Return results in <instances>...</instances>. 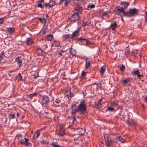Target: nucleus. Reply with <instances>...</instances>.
<instances>
[{"mask_svg": "<svg viewBox=\"0 0 147 147\" xmlns=\"http://www.w3.org/2000/svg\"><path fill=\"white\" fill-rule=\"evenodd\" d=\"M76 112H78L81 115H84L88 113L86 106L84 103V101H81L78 106H76V105L73 106L71 112L72 116L75 117Z\"/></svg>", "mask_w": 147, "mask_h": 147, "instance_id": "obj_1", "label": "nucleus"}, {"mask_svg": "<svg viewBox=\"0 0 147 147\" xmlns=\"http://www.w3.org/2000/svg\"><path fill=\"white\" fill-rule=\"evenodd\" d=\"M82 11V7H79L78 9H74V13L71 16L70 20L71 22H74L75 21L77 20L78 18L79 14L81 13Z\"/></svg>", "mask_w": 147, "mask_h": 147, "instance_id": "obj_2", "label": "nucleus"}, {"mask_svg": "<svg viewBox=\"0 0 147 147\" xmlns=\"http://www.w3.org/2000/svg\"><path fill=\"white\" fill-rule=\"evenodd\" d=\"M137 13L138 10L135 8L129 9L128 11L125 12L124 16L131 17L135 14H137Z\"/></svg>", "mask_w": 147, "mask_h": 147, "instance_id": "obj_3", "label": "nucleus"}, {"mask_svg": "<svg viewBox=\"0 0 147 147\" xmlns=\"http://www.w3.org/2000/svg\"><path fill=\"white\" fill-rule=\"evenodd\" d=\"M104 136L106 146L107 147H109L112 143L111 138H109V135L107 134H104Z\"/></svg>", "mask_w": 147, "mask_h": 147, "instance_id": "obj_4", "label": "nucleus"}, {"mask_svg": "<svg viewBox=\"0 0 147 147\" xmlns=\"http://www.w3.org/2000/svg\"><path fill=\"white\" fill-rule=\"evenodd\" d=\"M115 11L116 14L119 15L122 13V15L124 16L125 12L122 10L121 7L117 6L115 9Z\"/></svg>", "mask_w": 147, "mask_h": 147, "instance_id": "obj_5", "label": "nucleus"}, {"mask_svg": "<svg viewBox=\"0 0 147 147\" xmlns=\"http://www.w3.org/2000/svg\"><path fill=\"white\" fill-rule=\"evenodd\" d=\"M49 100V98L48 96H45L43 97L42 100V105L44 107L45 106H47L48 105Z\"/></svg>", "mask_w": 147, "mask_h": 147, "instance_id": "obj_6", "label": "nucleus"}, {"mask_svg": "<svg viewBox=\"0 0 147 147\" xmlns=\"http://www.w3.org/2000/svg\"><path fill=\"white\" fill-rule=\"evenodd\" d=\"M131 73L133 75H137L139 78L142 76V75H141L140 72L137 70H134L131 71Z\"/></svg>", "mask_w": 147, "mask_h": 147, "instance_id": "obj_7", "label": "nucleus"}, {"mask_svg": "<svg viewBox=\"0 0 147 147\" xmlns=\"http://www.w3.org/2000/svg\"><path fill=\"white\" fill-rule=\"evenodd\" d=\"M55 3L53 1H51L49 3H45L44 4L45 6L49 8L50 7L54 5Z\"/></svg>", "mask_w": 147, "mask_h": 147, "instance_id": "obj_8", "label": "nucleus"}, {"mask_svg": "<svg viewBox=\"0 0 147 147\" xmlns=\"http://www.w3.org/2000/svg\"><path fill=\"white\" fill-rule=\"evenodd\" d=\"M127 123L128 124L131 126H134L137 124V122L132 119H131L130 120H127Z\"/></svg>", "mask_w": 147, "mask_h": 147, "instance_id": "obj_9", "label": "nucleus"}, {"mask_svg": "<svg viewBox=\"0 0 147 147\" xmlns=\"http://www.w3.org/2000/svg\"><path fill=\"white\" fill-rule=\"evenodd\" d=\"M121 5H123L121 7V9L123 10H124L125 12H126L125 10L127 8V6L128 5V3H127L123 2L121 3Z\"/></svg>", "mask_w": 147, "mask_h": 147, "instance_id": "obj_10", "label": "nucleus"}, {"mask_svg": "<svg viewBox=\"0 0 147 147\" xmlns=\"http://www.w3.org/2000/svg\"><path fill=\"white\" fill-rule=\"evenodd\" d=\"M15 62L19 65V67L22 65V60L20 57H18L16 58Z\"/></svg>", "mask_w": 147, "mask_h": 147, "instance_id": "obj_11", "label": "nucleus"}, {"mask_svg": "<svg viewBox=\"0 0 147 147\" xmlns=\"http://www.w3.org/2000/svg\"><path fill=\"white\" fill-rule=\"evenodd\" d=\"M79 34V32L78 30H76L71 35V38H73L77 36Z\"/></svg>", "mask_w": 147, "mask_h": 147, "instance_id": "obj_12", "label": "nucleus"}, {"mask_svg": "<svg viewBox=\"0 0 147 147\" xmlns=\"http://www.w3.org/2000/svg\"><path fill=\"white\" fill-rule=\"evenodd\" d=\"M110 26V28L114 30L117 27V24L116 22H114L111 24Z\"/></svg>", "mask_w": 147, "mask_h": 147, "instance_id": "obj_13", "label": "nucleus"}, {"mask_svg": "<svg viewBox=\"0 0 147 147\" xmlns=\"http://www.w3.org/2000/svg\"><path fill=\"white\" fill-rule=\"evenodd\" d=\"M24 140H25L26 143L25 145L26 146H31L32 145V144L31 143L28 142L29 141V140L28 139L25 138H24Z\"/></svg>", "mask_w": 147, "mask_h": 147, "instance_id": "obj_14", "label": "nucleus"}, {"mask_svg": "<svg viewBox=\"0 0 147 147\" xmlns=\"http://www.w3.org/2000/svg\"><path fill=\"white\" fill-rule=\"evenodd\" d=\"M65 135L64 130L63 129H61V127H60V132L58 134L60 136H63Z\"/></svg>", "mask_w": 147, "mask_h": 147, "instance_id": "obj_15", "label": "nucleus"}, {"mask_svg": "<svg viewBox=\"0 0 147 147\" xmlns=\"http://www.w3.org/2000/svg\"><path fill=\"white\" fill-rule=\"evenodd\" d=\"M64 1H65V6H66L70 2V0H61L59 2V3L58 4L59 5L61 4Z\"/></svg>", "mask_w": 147, "mask_h": 147, "instance_id": "obj_16", "label": "nucleus"}, {"mask_svg": "<svg viewBox=\"0 0 147 147\" xmlns=\"http://www.w3.org/2000/svg\"><path fill=\"white\" fill-rule=\"evenodd\" d=\"M106 69V66L105 65L102 66L101 68L100 72L101 74L102 75Z\"/></svg>", "mask_w": 147, "mask_h": 147, "instance_id": "obj_17", "label": "nucleus"}, {"mask_svg": "<svg viewBox=\"0 0 147 147\" xmlns=\"http://www.w3.org/2000/svg\"><path fill=\"white\" fill-rule=\"evenodd\" d=\"M53 36L51 35H48L45 37V38L48 40L51 41L52 39Z\"/></svg>", "mask_w": 147, "mask_h": 147, "instance_id": "obj_18", "label": "nucleus"}, {"mask_svg": "<svg viewBox=\"0 0 147 147\" xmlns=\"http://www.w3.org/2000/svg\"><path fill=\"white\" fill-rule=\"evenodd\" d=\"M65 96L67 97L68 98H71V92L67 90L66 92Z\"/></svg>", "mask_w": 147, "mask_h": 147, "instance_id": "obj_19", "label": "nucleus"}, {"mask_svg": "<svg viewBox=\"0 0 147 147\" xmlns=\"http://www.w3.org/2000/svg\"><path fill=\"white\" fill-rule=\"evenodd\" d=\"M90 63L89 60H86L85 63V68H88L90 66Z\"/></svg>", "mask_w": 147, "mask_h": 147, "instance_id": "obj_20", "label": "nucleus"}, {"mask_svg": "<svg viewBox=\"0 0 147 147\" xmlns=\"http://www.w3.org/2000/svg\"><path fill=\"white\" fill-rule=\"evenodd\" d=\"M112 105L113 106H114L117 108H119V106L117 102H113L112 103Z\"/></svg>", "mask_w": 147, "mask_h": 147, "instance_id": "obj_21", "label": "nucleus"}, {"mask_svg": "<svg viewBox=\"0 0 147 147\" xmlns=\"http://www.w3.org/2000/svg\"><path fill=\"white\" fill-rule=\"evenodd\" d=\"M52 45L53 46L58 47L59 46L60 44L59 42L56 41H55L53 43Z\"/></svg>", "mask_w": 147, "mask_h": 147, "instance_id": "obj_22", "label": "nucleus"}, {"mask_svg": "<svg viewBox=\"0 0 147 147\" xmlns=\"http://www.w3.org/2000/svg\"><path fill=\"white\" fill-rule=\"evenodd\" d=\"M26 43L28 45H30L32 42L33 41L30 38H28L26 41Z\"/></svg>", "mask_w": 147, "mask_h": 147, "instance_id": "obj_23", "label": "nucleus"}, {"mask_svg": "<svg viewBox=\"0 0 147 147\" xmlns=\"http://www.w3.org/2000/svg\"><path fill=\"white\" fill-rule=\"evenodd\" d=\"M7 30L9 32H13L14 30V28H8Z\"/></svg>", "mask_w": 147, "mask_h": 147, "instance_id": "obj_24", "label": "nucleus"}, {"mask_svg": "<svg viewBox=\"0 0 147 147\" xmlns=\"http://www.w3.org/2000/svg\"><path fill=\"white\" fill-rule=\"evenodd\" d=\"M38 19L40 22L43 24H45L46 22V20L44 19H42L40 18H39Z\"/></svg>", "mask_w": 147, "mask_h": 147, "instance_id": "obj_25", "label": "nucleus"}, {"mask_svg": "<svg viewBox=\"0 0 147 147\" xmlns=\"http://www.w3.org/2000/svg\"><path fill=\"white\" fill-rule=\"evenodd\" d=\"M37 95V93L36 92H35L34 93L30 94L28 95V97L30 99H31L34 96H36Z\"/></svg>", "mask_w": 147, "mask_h": 147, "instance_id": "obj_26", "label": "nucleus"}, {"mask_svg": "<svg viewBox=\"0 0 147 147\" xmlns=\"http://www.w3.org/2000/svg\"><path fill=\"white\" fill-rule=\"evenodd\" d=\"M79 40H85L86 41V44H90V42H89V41L87 40L86 38H79L78 39Z\"/></svg>", "mask_w": 147, "mask_h": 147, "instance_id": "obj_27", "label": "nucleus"}, {"mask_svg": "<svg viewBox=\"0 0 147 147\" xmlns=\"http://www.w3.org/2000/svg\"><path fill=\"white\" fill-rule=\"evenodd\" d=\"M16 79L18 81L21 80L22 79V76L21 74H20L16 77Z\"/></svg>", "mask_w": 147, "mask_h": 147, "instance_id": "obj_28", "label": "nucleus"}, {"mask_svg": "<svg viewBox=\"0 0 147 147\" xmlns=\"http://www.w3.org/2000/svg\"><path fill=\"white\" fill-rule=\"evenodd\" d=\"M95 7V5L94 4H89L87 6V8L88 9H90L92 8H94Z\"/></svg>", "mask_w": 147, "mask_h": 147, "instance_id": "obj_29", "label": "nucleus"}, {"mask_svg": "<svg viewBox=\"0 0 147 147\" xmlns=\"http://www.w3.org/2000/svg\"><path fill=\"white\" fill-rule=\"evenodd\" d=\"M101 100H100V101L99 102H98L97 104H96V107L99 109L101 107V103L100 102L101 101Z\"/></svg>", "mask_w": 147, "mask_h": 147, "instance_id": "obj_30", "label": "nucleus"}, {"mask_svg": "<svg viewBox=\"0 0 147 147\" xmlns=\"http://www.w3.org/2000/svg\"><path fill=\"white\" fill-rule=\"evenodd\" d=\"M79 134L81 135H83L84 133V129L82 128L80 129V130L79 131Z\"/></svg>", "mask_w": 147, "mask_h": 147, "instance_id": "obj_31", "label": "nucleus"}, {"mask_svg": "<svg viewBox=\"0 0 147 147\" xmlns=\"http://www.w3.org/2000/svg\"><path fill=\"white\" fill-rule=\"evenodd\" d=\"M63 38L64 40H65L69 38V34H64L63 36Z\"/></svg>", "mask_w": 147, "mask_h": 147, "instance_id": "obj_32", "label": "nucleus"}, {"mask_svg": "<svg viewBox=\"0 0 147 147\" xmlns=\"http://www.w3.org/2000/svg\"><path fill=\"white\" fill-rule=\"evenodd\" d=\"M22 135L19 134L16 136V138H17L18 140H21V139H20V138L22 137Z\"/></svg>", "mask_w": 147, "mask_h": 147, "instance_id": "obj_33", "label": "nucleus"}, {"mask_svg": "<svg viewBox=\"0 0 147 147\" xmlns=\"http://www.w3.org/2000/svg\"><path fill=\"white\" fill-rule=\"evenodd\" d=\"M18 143H20L22 144H25L26 143L25 140L24 141L23 139H21V140H20V141L18 142Z\"/></svg>", "mask_w": 147, "mask_h": 147, "instance_id": "obj_34", "label": "nucleus"}, {"mask_svg": "<svg viewBox=\"0 0 147 147\" xmlns=\"http://www.w3.org/2000/svg\"><path fill=\"white\" fill-rule=\"evenodd\" d=\"M10 119H13L15 118V116L13 113H11L9 115Z\"/></svg>", "mask_w": 147, "mask_h": 147, "instance_id": "obj_35", "label": "nucleus"}, {"mask_svg": "<svg viewBox=\"0 0 147 147\" xmlns=\"http://www.w3.org/2000/svg\"><path fill=\"white\" fill-rule=\"evenodd\" d=\"M51 144L53 146V147H60V146L58 144H56L55 143H53Z\"/></svg>", "mask_w": 147, "mask_h": 147, "instance_id": "obj_36", "label": "nucleus"}, {"mask_svg": "<svg viewBox=\"0 0 147 147\" xmlns=\"http://www.w3.org/2000/svg\"><path fill=\"white\" fill-rule=\"evenodd\" d=\"M73 116L74 120L73 121V124L74 125H76L77 124V122L76 119H75V118L74 117H74V116Z\"/></svg>", "mask_w": 147, "mask_h": 147, "instance_id": "obj_37", "label": "nucleus"}, {"mask_svg": "<svg viewBox=\"0 0 147 147\" xmlns=\"http://www.w3.org/2000/svg\"><path fill=\"white\" fill-rule=\"evenodd\" d=\"M40 32L41 33H42V34L43 35H44L46 34V30L45 29H42L41 30Z\"/></svg>", "mask_w": 147, "mask_h": 147, "instance_id": "obj_38", "label": "nucleus"}, {"mask_svg": "<svg viewBox=\"0 0 147 147\" xmlns=\"http://www.w3.org/2000/svg\"><path fill=\"white\" fill-rule=\"evenodd\" d=\"M125 67L124 65H122L120 67V69L121 71H123L125 69Z\"/></svg>", "mask_w": 147, "mask_h": 147, "instance_id": "obj_39", "label": "nucleus"}, {"mask_svg": "<svg viewBox=\"0 0 147 147\" xmlns=\"http://www.w3.org/2000/svg\"><path fill=\"white\" fill-rule=\"evenodd\" d=\"M107 110L110 111H113L114 110V109L112 107H109L107 109Z\"/></svg>", "mask_w": 147, "mask_h": 147, "instance_id": "obj_40", "label": "nucleus"}, {"mask_svg": "<svg viewBox=\"0 0 147 147\" xmlns=\"http://www.w3.org/2000/svg\"><path fill=\"white\" fill-rule=\"evenodd\" d=\"M38 76V74H37L36 75H32L31 76V77L32 78H33L34 79L36 78Z\"/></svg>", "mask_w": 147, "mask_h": 147, "instance_id": "obj_41", "label": "nucleus"}, {"mask_svg": "<svg viewBox=\"0 0 147 147\" xmlns=\"http://www.w3.org/2000/svg\"><path fill=\"white\" fill-rule=\"evenodd\" d=\"M4 22V18H0V24H2Z\"/></svg>", "mask_w": 147, "mask_h": 147, "instance_id": "obj_42", "label": "nucleus"}, {"mask_svg": "<svg viewBox=\"0 0 147 147\" xmlns=\"http://www.w3.org/2000/svg\"><path fill=\"white\" fill-rule=\"evenodd\" d=\"M116 139L117 140H118V141H120L122 139V138L121 136H119L116 137Z\"/></svg>", "mask_w": 147, "mask_h": 147, "instance_id": "obj_43", "label": "nucleus"}, {"mask_svg": "<svg viewBox=\"0 0 147 147\" xmlns=\"http://www.w3.org/2000/svg\"><path fill=\"white\" fill-rule=\"evenodd\" d=\"M36 132L37 133V136L36 137L37 138H38L40 136V133L39 131H36Z\"/></svg>", "mask_w": 147, "mask_h": 147, "instance_id": "obj_44", "label": "nucleus"}, {"mask_svg": "<svg viewBox=\"0 0 147 147\" xmlns=\"http://www.w3.org/2000/svg\"><path fill=\"white\" fill-rule=\"evenodd\" d=\"M55 102L57 103H59L61 102V100L57 98L56 99Z\"/></svg>", "mask_w": 147, "mask_h": 147, "instance_id": "obj_45", "label": "nucleus"}, {"mask_svg": "<svg viewBox=\"0 0 147 147\" xmlns=\"http://www.w3.org/2000/svg\"><path fill=\"white\" fill-rule=\"evenodd\" d=\"M86 72H84V71H83L82 72V77H83L85 76L86 75Z\"/></svg>", "mask_w": 147, "mask_h": 147, "instance_id": "obj_46", "label": "nucleus"}, {"mask_svg": "<svg viewBox=\"0 0 147 147\" xmlns=\"http://www.w3.org/2000/svg\"><path fill=\"white\" fill-rule=\"evenodd\" d=\"M3 51L2 50H0V56H1V55H3Z\"/></svg>", "mask_w": 147, "mask_h": 147, "instance_id": "obj_47", "label": "nucleus"}, {"mask_svg": "<svg viewBox=\"0 0 147 147\" xmlns=\"http://www.w3.org/2000/svg\"><path fill=\"white\" fill-rule=\"evenodd\" d=\"M109 12H110L109 11H106V12H105L104 13L103 15H104V16H106V15H107L109 13Z\"/></svg>", "mask_w": 147, "mask_h": 147, "instance_id": "obj_48", "label": "nucleus"}, {"mask_svg": "<svg viewBox=\"0 0 147 147\" xmlns=\"http://www.w3.org/2000/svg\"><path fill=\"white\" fill-rule=\"evenodd\" d=\"M38 7L40 8H43L42 5L41 4H38Z\"/></svg>", "mask_w": 147, "mask_h": 147, "instance_id": "obj_49", "label": "nucleus"}, {"mask_svg": "<svg viewBox=\"0 0 147 147\" xmlns=\"http://www.w3.org/2000/svg\"><path fill=\"white\" fill-rule=\"evenodd\" d=\"M38 50H40V51L42 55H43V54H45V52L42 50L41 49H40Z\"/></svg>", "mask_w": 147, "mask_h": 147, "instance_id": "obj_50", "label": "nucleus"}, {"mask_svg": "<svg viewBox=\"0 0 147 147\" xmlns=\"http://www.w3.org/2000/svg\"><path fill=\"white\" fill-rule=\"evenodd\" d=\"M127 81H126V80H123V83L124 84H127Z\"/></svg>", "mask_w": 147, "mask_h": 147, "instance_id": "obj_51", "label": "nucleus"}, {"mask_svg": "<svg viewBox=\"0 0 147 147\" xmlns=\"http://www.w3.org/2000/svg\"><path fill=\"white\" fill-rule=\"evenodd\" d=\"M129 51L128 49H126L125 52L126 53H129Z\"/></svg>", "mask_w": 147, "mask_h": 147, "instance_id": "obj_52", "label": "nucleus"}, {"mask_svg": "<svg viewBox=\"0 0 147 147\" xmlns=\"http://www.w3.org/2000/svg\"><path fill=\"white\" fill-rule=\"evenodd\" d=\"M146 16H145V20L146 21H147V13H146Z\"/></svg>", "mask_w": 147, "mask_h": 147, "instance_id": "obj_53", "label": "nucleus"}, {"mask_svg": "<svg viewBox=\"0 0 147 147\" xmlns=\"http://www.w3.org/2000/svg\"><path fill=\"white\" fill-rule=\"evenodd\" d=\"M3 100V99L2 98H0V102H1V103H2L3 102H2V100Z\"/></svg>", "mask_w": 147, "mask_h": 147, "instance_id": "obj_54", "label": "nucleus"}, {"mask_svg": "<svg viewBox=\"0 0 147 147\" xmlns=\"http://www.w3.org/2000/svg\"><path fill=\"white\" fill-rule=\"evenodd\" d=\"M2 59V56H0V61H1Z\"/></svg>", "mask_w": 147, "mask_h": 147, "instance_id": "obj_55", "label": "nucleus"}, {"mask_svg": "<svg viewBox=\"0 0 147 147\" xmlns=\"http://www.w3.org/2000/svg\"><path fill=\"white\" fill-rule=\"evenodd\" d=\"M19 115H20L18 113H17V116L18 117Z\"/></svg>", "mask_w": 147, "mask_h": 147, "instance_id": "obj_56", "label": "nucleus"}, {"mask_svg": "<svg viewBox=\"0 0 147 147\" xmlns=\"http://www.w3.org/2000/svg\"><path fill=\"white\" fill-rule=\"evenodd\" d=\"M61 127V129H62H62H63V126L62 125H61L60 126V127Z\"/></svg>", "mask_w": 147, "mask_h": 147, "instance_id": "obj_57", "label": "nucleus"}, {"mask_svg": "<svg viewBox=\"0 0 147 147\" xmlns=\"http://www.w3.org/2000/svg\"><path fill=\"white\" fill-rule=\"evenodd\" d=\"M125 80H126V81H127V82H129V79H125Z\"/></svg>", "mask_w": 147, "mask_h": 147, "instance_id": "obj_58", "label": "nucleus"}, {"mask_svg": "<svg viewBox=\"0 0 147 147\" xmlns=\"http://www.w3.org/2000/svg\"><path fill=\"white\" fill-rule=\"evenodd\" d=\"M145 101L146 102H147V97H146Z\"/></svg>", "mask_w": 147, "mask_h": 147, "instance_id": "obj_59", "label": "nucleus"}, {"mask_svg": "<svg viewBox=\"0 0 147 147\" xmlns=\"http://www.w3.org/2000/svg\"><path fill=\"white\" fill-rule=\"evenodd\" d=\"M44 2V0H41V1H40V2Z\"/></svg>", "mask_w": 147, "mask_h": 147, "instance_id": "obj_60", "label": "nucleus"}, {"mask_svg": "<svg viewBox=\"0 0 147 147\" xmlns=\"http://www.w3.org/2000/svg\"><path fill=\"white\" fill-rule=\"evenodd\" d=\"M59 55H62V53L61 52L59 53Z\"/></svg>", "mask_w": 147, "mask_h": 147, "instance_id": "obj_61", "label": "nucleus"}, {"mask_svg": "<svg viewBox=\"0 0 147 147\" xmlns=\"http://www.w3.org/2000/svg\"><path fill=\"white\" fill-rule=\"evenodd\" d=\"M134 52V53H137V50H135V51Z\"/></svg>", "mask_w": 147, "mask_h": 147, "instance_id": "obj_62", "label": "nucleus"}, {"mask_svg": "<svg viewBox=\"0 0 147 147\" xmlns=\"http://www.w3.org/2000/svg\"><path fill=\"white\" fill-rule=\"evenodd\" d=\"M69 120H70V121H73V119L72 120L70 119H69Z\"/></svg>", "mask_w": 147, "mask_h": 147, "instance_id": "obj_63", "label": "nucleus"}, {"mask_svg": "<svg viewBox=\"0 0 147 147\" xmlns=\"http://www.w3.org/2000/svg\"><path fill=\"white\" fill-rule=\"evenodd\" d=\"M46 17H47V18H48V15H47V14H46Z\"/></svg>", "mask_w": 147, "mask_h": 147, "instance_id": "obj_64", "label": "nucleus"}]
</instances>
